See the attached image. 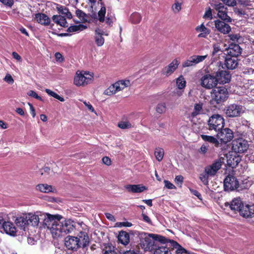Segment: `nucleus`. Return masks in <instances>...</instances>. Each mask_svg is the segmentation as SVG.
Returning a JSON list of instances; mask_svg holds the SVG:
<instances>
[{
  "label": "nucleus",
  "instance_id": "nucleus-55",
  "mask_svg": "<svg viewBox=\"0 0 254 254\" xmlns=\"http://www.w3.org/2000/svg\"><path fill=\"white\" fill-rule=\"evenodd\" d=\"M27 95L29 96L32 97L40 101H42V98L39 96L35 91L33 90H30L27 92Z\"/></svg>",
  "mask_w": 254,
  "mask_h": 254
},
{
  "label": "nucleus",
  "instance_id": "nucleus-41",
  "mask_svg": "<svg viewBox=\"0 0 254 254\" xmlns=\"http://www.w3.org/2000/svg\"><path fill=\"white\" fill-rule=\"evenodd\" d=\"M176 85L178 89L183 90L186 85V81L183 75H180L176 79Z\"/></svg>",
  "mask_w": 254,
  "mask_h": 254
},
{
  "label": "nucleus",
  "instance_id": "nucleus-48",
  "mask_svg": "<svg viewBox=\"0 0 254 254\" xmlns=\"http://www.w3.org/2000/svg\"><path fill=\"white\" fill-rule=\"evenodd\" d=\"M209 177H210V176L207 175V174L205 172V171H204V172L200 174L199 178L203 185H207L208 184V178Z\"/></svg>",
  "mask_w": 254,
  "mask_h": 254
},
{
  "label": "nucleus",
  "instance_id": "nucleus-49",
  "mask_svg": "<svg viewBox=\"0 0 254 254\" xmlns=\"http://www.w3.org/2000/svg\"><path fill=\"white\" fill-rule=\"evenodd\" d=\"M193 62V60L191 56L183 63L182 66L183 67L195 66V65Z\"/></svg>",
  "mask_w": 254,
  "mask_h": 254
},
{
  "label": "nucleus",
  "instance_id": "nucleus-20",
  "mask_svg": "<svg viewBox=\"0 0 254 254\" xmlns=\"http://www.w3.org/2000/svg\"><path fill=\"white\" fill-rule=\"evenodd\" d=\"M243 205L242 200L240 197L234 198L230 203H225L226 206H229L230 209L234 211L240 212Z\"/></svg>",
  "mask_w": 254,
  "mask_h": 254
},
{
  "label": "nucleus",
  "instance_id": "nucleus-52",
  "mask_svg": "<svg viewBox=\"0 0 254 254\" xmlns=\"http://www.w3.org/2000/svg\"><path fill=\"white\" fill-rule=\"evenodd\" d=\"M56 8L60 13L64 15L67 12L68 9L64 6L56 4Z\"/></svg>",
  "mask_w": 254,
  "mask_h": 254
},
{
  "label": "nucleus",
  "instance_id": "nucleus-47",
  "mask_svg": "<svg viewBox=\"0 0 254 254\" xmlns=\"http://www.w3.org/2000/svg\"><path fill=\"white\" fill-rule=\"evenodd\" d=\"M46 92L50 96L54 97L55 98L60 100L61 102L64 101V99L63 97H61L60 95H59L56 93L53 92V91L49 89H46L45 90Z\"/></svg>",
  "mask_w": 254,
  "mask_h": 254
},
{
  "label": "nucleus",
  "instance_id": "nucleus-19",
  "mask_svg": "<svg viewBox=\"0 0 254 254\" xmlns=\"http://www.w3.org/2000/svg\"><path fill=\"white\" fill-rule=\"evenodd\" d=\"M215 26L219 32L223 34H228L231 30V28L229 24L219 20L215 21Z\"/></svg>",
  "mask_w": 254,
  "mask_h": 254
},
{
  "label": "nucleus",
  "instance_id": "nucleus-34",
  "mask_svg": "<svg viewBox=\"0 0 254 254\" xmlns=\"http://www.w3.org/2000/svg\"><path fill=\"white\" fill-rule=\"evenodd\" d=\"M119 241L123 245H127L129 242V234L125 231H121L120 232L118 236Z\"/></svg>",
  "mask_w": 254,
  "mask_h": 254
},
{
  "label": "nucleus",
  "instance_id": "nucleus-62",
  "mask_svg": "<svg viewBox=\"0 0 254 254\" xmlns=\"http://www.w3.org/2000/svg\"><path fill=\"white\" fill-rule=\"evenodd\" d=\"M213 50L212 52V54L215 55L218 52L221 51V49L219 45L218 44H214L213 46Z\"/></svg>",
  "mask_w": 254,
  "mask_h": 254
},
{
  "label": "nucleus",
  "instance_id": "nucleus-45",
  "mask_svg": "<svg viewBox=\"0 0 254 254\" xmlns=\"http://www.w3.org/2000/svg\"><path fill=\"white\" fill-rule=\"evenodd\" d=\"M207 57V55L204 56L193 55L191 56L195 65L203 62Z\"/></svg>",
  "mask_w": 254,
  "mask_h": 254
},
{
  "label": "nucleus",
  "instance_id": "nucleus-28",
  "mask_svg": "<svg viewBox=\"0 0 254 254\" xmlns=\"http://www.w3.org/2000/svg\"><path fill=\"white\" fill-rule=\"evenodd\" d=\"M161 245L155 249L154 254H172L168 246L172 247L169 243H161Z\"/></svg>",
  "mask_w": 254,
  "mask_h": 254
},
{
  "label": "nucleus",
  "instance_id": "nucleus-6",
  "mask_svg": "<svg viewBox=\"0 0 254 254\" xmlns=\"http://www.w3.org/2000/svg\"><path fill=\"white\" fill-rule=\"evenodd\" d=\"M228 97L227 89L225 87H216L211 92L212 103L220 104L226 100Z\"/></svg>",
  "mask_w": 254,
  "mask_h": 254
},
{
  "label": "nucleus",
  "instance_id": "nucleus-22",
  "mask_svg": "<svg viewBox=\"0 0 254 254\" xmlns=\"http://www.w3.org/2000/svg\"><path fill=\"white\" fill-rule=\"evenodd\" d=\"M126 190L131 193H140L147 190V188L142 185H127L125 186Z\"/></svg>",
  "mask_w": 254,
  "mask_h": 254
},
{
  "label": "nucleus",
  "instance_id": "nucleus-7",
  "mask_svg": "<svg viewBox=\"0 0 254 254\" xmlns=\"http://www.w3.org/2000/svg\"><path fill=\"white\" fill-rule=\"evenodd\" d=\"M28 221V224L33 226H37L40 220H43V225L46 227L45 223L46 219L49 218H51V215L47 213H42L40 212H36V213H29L25 214Z\"/></svg>",
  "mask_w": 254,
  "mask_h": 254
},
{
  "label": "nucleus",
  "instance_id": "nucleus-36",
  "mask_svg": "<svg viewBox=\"0 0 254 254\" xmlns=\"http://www.w3.org/2000/svg\"><path fill=\"white\" fill-rule=\"evenodd\" d=\"M36 190L42 192L48 193L53 192L55 190L52 187L47 184H39L36 186Z\"/></svg>",
  "mask_w": 254,
  "mask_h": 254
},
{
  "label": "nucleus",
  "instance_id": "nucleus-35",
  "mask_svg": "<svg viewBox=\"0 0 254 254\" xmlns=\"http://www.w3.org/2000/svg\"><path fill=\"white\" fill-rule=\"evenodd\" d=\"M184 0H174V3L171 6V9L173 13L177 14L182 10Z\"/></svg>",
  "mask_w": 254,
  "mask_h": 254
},
{
  "label": "nucleus",
  "instance_id": "nucleus-16",
  "mask_svg": "<svg viewBox=\"0 0 254 254\" xmlns=\"http://www.w3.org/2000/svg\"><path fill=\"white\" fill-rule=\"evenodd\" d=\"M227 164L229 167L234 168L238 165L241 160V156L235 152L230 151L226 155Z\"/></svg>",
  "mask_w": 254,
  "mask_h": 254
},
{
  "label": "nucleus",
  "instance_id": "nucleus-17",
  "mask_svg": "<svg viewBox=\"0 0 254 254\" xmlns=\"http://www.w3.org/2000/svg\"><path fill=\"white\" fill-rule=\"evenodd\" d=\"M180 62L174 59L168 66L165 67L162 70V74L168 76L171 75L178 68Z\"/></svg>",
  "mask_w": 254,
  "mask_h": 254
},
{
  "label": "nucleus",
  "instance_id": "nucleus-5",
  "mask_svg": "<svg viewBox=\"0 0 254 254\" xmlns=\"http://www.w3.org/2000/svg\"><path fill=\"white\" fill-rule=\"evenodd\" d=\"M225 124L223 117L219 114L212 115L207 121L208 129L216 134L224 127Z\"/></svg>",
  "mask_w": 254,
  "mask_h": 254
},
{
  "label": "nucleus",
  "instance_id": "nucleus-18",
  "mask_svg": "<svg viewBox=\"0 0 254 254\" xmlns=\"http://www.w3.org/2000/svg\"><path fill=\"white\" fill-rule=\"evenodd\" d=\"M216 78L217 83L224 84L230 81L231 75L225 70H219L216 72Z\"/></svg>",
  "mask_w": 254,
  "mask_h": 254
},
{
  "label": "nucleus",
  "instance_id": "nucleus-59",
  "mask_svg": "<svg viewBox=\"0 0 254 254\" xmlns=\"http://www.w3.org/2000/svg\"><path fill=\"white\" fill-rule=\"evenodd\" d=\"M203 17L209 19H211L212 18L211 9L210 8H208V9L206 10L203 15Z\"/></svg>",
  "mask_w": 254,
  "mask_h": 254
},
{
  "label": "nucleus",
  "instance_id": "nucleus-24",
  "mask_svg": "<svg viewBox=\"0 0 254 254\" xmlns=\"http://www.w3.org/2000/svg\"><path fill=\"white\" fill-rule=\"evenodd\" d=\"M239 212L244 217H252L254 215V205H243Z\"/></svg>",
  "mask_w": 254,
  "mask_h": 254
},
{
  "label": "nucleus",
  "instance_id": "nucleus-9",
  "mask_svg": "<svg viewBox=\"0 0 254 254\" xmlns=\"http://www.w3.org/2000/svg\"><path fill=\"white\" fill-rule=\"evenodd\" d=\"M246 110V108L245 106L232 104L226 107L225 113L229 117H236L244 114Z\"/></svg>",
  "mask_w": 254,
  "mask_h": 254
},
{
  "label": "nucleus",
  "instance_id": "nucleus-50",
  "mask_svg": "<svg viewBox=\"0 0 254 254\" xmlns=\"http://www.w3.org/2000/svg\"><path fill=\"white\" fill-rule=\"evenodd\" d=\"M105 13L106 8L104 6H103L98 12L99 20L100 22H103L104 21Z\"/></svg>",
  "mask_w": 254,
  "mask_h": 254
},
{
  "label": "nucleus",
  "instance_id": "nucleus-42",
  "mask_svg": "<svg viewBox=\"0 0 254 254\" xmlns=\"http://www.w3.org/2000/svg\"><path fill=\"white\" fill-rule=\"evenodd\" d=\"M86 28V26L83 24H79L77 25H72L69 26L67 31L68 32H78L81 31Z\"/></svg>",
  "mask_w": 254,
  "mask_h": 254
},
{
  "label": "nucleus",
  "instance_id": "nucleus-64",
  "mask_svg": "<svg viewBox=\"0 0 254 254\" xmlns=\"http://www.w3.org/2000/svg\"><path fill=\"white\" fill-rule=\"evenodd\" d=\"M208 150V146L205 144H203L199 149V152L202 154H205Z\"/></svg>",
  "mask_w": 254,
  "mask_h": 254
},
{
  "label": "nucleus",
  "instance_id": "nucleus-12",
  "mask_svg": "<svg viewBox=\"0 0 254 254\" xmlns=\"http://www.w3.org/2000/svg\"><path fill=\"white\" fill-rule=\"evenodd\" d=\"M200 80L201 85L206 89H211L217 84L216 76H214L210 74L204 75Z\"/></svg>",
  "mask_w": 254,
  "mask_h": 254
},
{
  "label": "nucleus",
  "instance_id": "nucleus-61",
  "mask_svg": "<svg viewBox=\"0 0 254 254\" xmlns=\"http://www.w3.org/2000/svg\"><path fill=\"white\" fill-rule=\"evenodd\" d=\"M3 4L11 7L13 4V0H0Z\"/></svg>",
  "mask_w": 254,
  "mask_h": 254
},
{
  "label": "nucleus",
  "instance_id": "nucleus-46",
  "mask_svg": "<svg viewBox=\"0 0 254 254\" xmlns=\"http://www.w3.org/2000/svg\"><path fill=\"white\" fill-rule=\"evenodd\" d=\"M118 127L122 129L130 128L132 127V125L128 121H123L118 123Z\"/></svg>",
  "mask_w": 254,
  "mask_h": 254
},
{
  "label": "nucleus",
  "instance_id": "nucleus-15",
  "mask_svg": "<svg viewBox=\"0 0 254 254\" xmlns=\"http://www.w3.org/2000/svg\"><path fill=\"white\" fill-rule=\"evenodd\" d=\"M214 9L217 11L218 16L224 21L231 22L232 19L227 14V8L222 3L214 4Z\"/></svg>",
  "mask_w": 254,
  "mask_h": 254
},
{
  "label": "nucleus",
  "instance_id": "nucleus-53",
  "mask_svg": "<svg viewBox=\"0 0 254 254\" xmlns=\"http://www.w3.org/2000/svg\"><path fill=\"white\" fill-rule=\"evenodd\" d=\"M76 15L80 19V20H85L86 14L81 10L77 9L76 10Z\"/></svg>",
  "mask_w": 254,
  "mask_h": 254
},
{
  "label": "nucleus",
  "instance_id": "nucleus-56",
  "mask_svg": "<svg viewBox=\"0 0 254 254\" xmlns=\"http://www.w3.org/2000/svg\"><path fill=\"white\" fill-rule=\"evenodd\" d=\"M164 183L165 185V188L168 189H176L175 186L168 180H164Z\"/></svg>",
  "mask_w": 254,
  "mask_h": 254
},
{
  "label": "nucleus",
  "instance_id": "nucleus-14",
  "mask_svg": "<svg viewBox=\"0 0 254 254\" xmlns=\"http://www.w3.org/2000/svg\"><path fill=\"white\" fill-rule=\"evenodd\" d=\"M216 136L222 142L226 143L233 139L234 134L233 132L230 128H223L216 133Z\"/></svg>",
  "mask_w": 254,
  "mask_h": 254
},
{
  "label": "nucleus",
  "instance_id": "nucleus-10",
  "mask_svg": "<svg viewBox=\"0 0 254 254\" xmlns=\"http://www.w3.org/2000/svg\"><path fill=\"white\" fill-rule=\"evenodd\" d=\"M232 151L236 153H244L249 148V145L248 142L242 138H239L234 139L232 143Z\"/></svg>",
  "mask_w": 254,
  "mask_h": 254
},
{
  "label": "nucleus",
  "instance_id": "nucleus-27",
  "mask_svg": "<svg viewBox=\"0 0 254 254\" xmlns=\"http://www.w3.org/2000/svg\"><path fill=\"white\" fill-rule=\"evenodd\" d=\"M37 22L44 26H48L50 24V18L45 14L39 13L35 14V17Z\"/></svg>",
  "mask_w": 254,
  "mask_h": 254
},
{
  "label": "nucleus",
  "instance_id": "nucleus-54",
  "mask_svg": "<svg viewBox=\"0 0 254 254\" xmlns=\"http://www.w3.org/2000/svg\"><path fill=\"white\" fill-rule=\"evenodd\" d=\"M83 103L84 106L87 108V109L91 112L94 113L96 114V113L92 106V105L90 104L89 102H86L85 101H83Z\"/></svg>",
  "mask_w": 254,
  "mask_h": 254
},
{
  "label": "nucleus",
  "instance_id": "nucleus-51",
  "mask_svg": "<svg viewBox=\"0 0 254 254\" xmlns=\"http://www.w3.org/2000/svg\"><path fill=\"white\" fill-rule=\"evenodd\" d=\"M166 105L165 103H160L158 104L156 107V111L159 114H162L166 111Z\"/></svg>",
  "mask_w": 254,
  "mask_h": 254
},
{
  "label": "nucleus",
  "instance_id": "nucleus-3",
  "mask_svg": "<svg viewBox=\"0 0 254 254\" xmlns=\"http://www.w3.org/2000/svg\"><path fill=\"white\" fill-rule=\"evenodd\" d=\"M89 243V237L85 232H81L77 237L67 236L65 238L64 244L69 250H76L79 247H86Z\"/></svg>",
  "mask_w": 254,
  "mask_h": 254
},
{
  "label": "nucleus",
  "instance_id": "nucleus-8",
  "mask_svg": "<svg viewBox=\"0 0 254 254\" xmlns=\"http://www.w3.org/2000/svg\"><path fill=\"white\" fill-rule=\"evenodd\" d=\"M130 81L128 80H119L111 85L104 91V94L106 95L111 96L115 94L130 85Z\"/></svg>",
  "mask_w": 254,
  "mask_h": 254
},
{
  "label": "nucleus",
  "instance_id": "nucleus-23",
  "mask_svg": "<svg viewBox=\"0 0 254 254\" xmlns=\"http://www.w3.org/2000/svg\"><path fill=\"white\" fill-rule=\"evenodd\" d=\"M108 33H105L102 29L97 28L95 31V41L98 47L102 46L105 40L103 37V35L107 36Z\"/></svg>",
  "mask_w": 254,
  "mask_h": 254
},
{
  "label": "nucleus",
  "instance_id": "nucleus-44",
  "mask_svg": "<svg viewBox=\"0 0 254 254\" xmlns=\"http://www.w3.org/2000/svg\"><path fill=\"white\" fill-rule=\"evenodd\" d=\"M154 154L156 159L158 161H161L164 157V151L163 148H157L155 149Z\"/></svg>",
  "mask_w": 254,
  "mask_h": 254
},
{
  "label": "nucleus",
  "instance_id": "nucleus-30",
  "mask_svg": "<svg viewBox=\"0 0 254 254\" xmlns=\"http://www.w3.org/2000/svg\"><path fill=\"white\" fill-rule=\"evenodd\" d=\"M168 243L171 245L173 248L176 249L175 254H190L186 250L181 247L176 242L169 240Z\"/></svg>",
  "mask_w": 254,
  "mask_h": 254
},
{
  "label": "nucleus",
  "instance_id": "nucleus-58",
  "mask_svg": "<svg viewBox=\"0 0 254 254\" xmlns=\"http://www.w3.org/2000/svg\"><path fill=\"white\" fill-rule=\"evenodd\" d=\"M243 72L246 74H254V68L252 67H246L244 68Z\"/></svg>",
  "mask_w": 254,
  "mask_h": 254
},
{
  "label": "nucleus",
  "instance_id": "nucleus-60",
  "mask_svg": "<svg viewBox=\"0 0 254 254\" xmlns=\"http://www.w3.org/2000/svg\"><path fill=\"white\" fill-rule=\"evenodd\" d=\"M183 180H184V178L181 175L177 176L175 179V183L178 185L180 184L181 186L182 185V184L183 182Z\"/></svg>",
  "mask_w": 254,
  "mask_h": 254
},
{
  "label": "nucleus",
  "instance_id": "nucleus-63",
  "mask_svg": "<svg viewBox=\"0 0 254 254\" xmlns=\"http://www.w3.org/2000/svg\"><path fill=\"white\" fill-rule=\"evenodd\" d=\"M132 226V224L129 222H122L118 223L119 227H129Z\"/></svg>",
  "mask_w": 254,
  "mask_h": 254
},
{
  "label": "nucleus",
  "instance_id": "nucleus-13",
  "mask_svg": "<svg viewBox=\"0 0 254 254\" xmlns=\"http://www.w3.org/2000/svg\"><path fill=\"white\" fill-rule=\"evenodd\" d=\"M223 160V158H219L214 161L212 164L206 166L204 168L205 172L209 175L210 177H214L221 168Z\"/></svg>",
  "mask_w": 254,
  "mask_h": 254
},
{
  "label": "nucleus",
  "instance_id": "nucleus-38",
  "mask_svg": "<svg viewBox=\"0 0 254 254\" xmlns=\"http://www.w3.org/2000/svg\"><path fill=\"white\" fill-rule=\"evenodd\" d=\"M254 80L252 79L247 80L244 83L242 87V88H244L246 91L244 92V93L247 94H250V91L251 89H254Z\"/></svg>",
  "mask_w": 254,
  "mask_h": 254
},
{
  "label": "nucleus",
  "instance_id": "nucleus-4",
  "mask_svg": "<svg viewBox=\"0 0 254 254\" xmlns=\"http://www.w3.org/2000/svg\"><path fill=\"white\" fill-rule=\"evenodd\" d=\"M93 73L86 71H77L74 77L73 83L77 86H85L93 80Z\"/></svg>",
  "mask_w": 254,
  "mask_h": 254
},
{
  "label": "nucleus",
  "instance_id": "nucleus-33",
  "mask_svg": "<svg viewBox=\"0 0 254 254\" xmlns=\"http://www.w3.org/2000/svg\"><path fill=\"white\" fill-rule=\"evenodd\" d=\"M53 20L62 27H67V23L64 16L62 15H54Z\"/></svg>",
  "mask_w": 254,
  "mask_h": 254
},
{
  "label": "nucleus",
  "instance_id": "nucleus-57",
  "mask_svg": "<svg viewBox=\"0 0 254 254\" xmlns=\"http://www.w3.org/2000/svg\"><path fill=\"white\" fill-rule=\"evenodd\" d=\"M4 80L9 84H12L14 82V80L12 77L9 74H7L5 75Z\"/></svg>",
  "mask_w": 254,
  "mask_h": 254
},
{
  "label": "nucleus",
  "instance_id": "nucleus-31",
  "mask_svg": "<svg viewBox=\"0 0 254 254\" xmlns=\"http://www.w3.org/2000/svg\"><path fill=\"white\" fill-rule=\"evenodd\" d=\"M15 223L17 227L25 231L26 227L28 225L26 215L16 218Z\"/></svg>",
  "mask_w": 254,
  "mask_h": 254
},
{
  "label": "nucleus",
  "instance_id": "nucleus-2",
  "mask_svg": "<svg viewBox=\"0 0 254 254\" xmlns=\"http://www.w3.org/2000/svg\"><path fill=\"white\" fill-rule=\"evenodd\" d=\"M140 246L146 251H150L155 249V241L161 243H168L169 239L158 234L142 233L140 234Z\"/></svg>",
  "mask_w": 254,
  "mask_h": 254
},
{
  "label": "nucleus",
  "instance_id": "nucleus-39",
  "mask_svg": "<svg viewBox=\"0 0 254 254\" xmlns=\"http://www.w3.org/2000/svg\"><path fill=\"white\" fill-rule=\"evenodd\" d=\"M228 37L233 42L237 43L238 44L244 42V38L239 33L230 34Z\"/></svg>",
  "mask_w": 254,
  "mask_h": 254
},
{
  "label": "nucleus",
  "instance_id": "nucleus-21",
  "mask_svg": "<svg viewBox=\"0 0 254 254\" xmlns=\"http://www.w3.org/2000/svg\"><path fill=\"white\" fill-rule=\"evenodd\" d=\"M242 49L239 44H231L227 49V56L236 57L241 54Z\"/></svg>",
  "mask_w": 254,
  "mask_h": 254
},
{
  "label": "nucleus",
  "instance_id": "nucleus-32",
  "mask_svg": "<svg viewBox=\"0 0 254 254\" xmlns=\"http://www.w3.org/2000/svg\"><path fill=\"white\" fill-rule=\"evenodd\" d=\"M202 106L203 104L202 103L199 102L198 103L195 104L194 105L193 111L191 113V117H194L197 115L205 114V111L203 110Z\"/></svg>",
  "mask_w": 254,
  "mask_h": 254
},
{
  "label": "nucleus",
  "instance_id": "nucleus-26",
  "mask_svg": "<svg viewBox=\"0 0 254 254\" xmlns=\"http://www.w3.org/2000/svg\"><path fill=\"white\" fill-rule=\"evenodd\" d=\"M225 62L226 67L230 69L235 68L238 64L237 58L230 57L227 55L225 58Z\"/></svg>",
  "mask_w": 254,
  "mask_h": 254
},
{
  "label": "nucleus",
  "instance_id": "nucleus-29",
  "mask_svg": "<svg viewBox=\"0 0 254 254\" xmlns=\"http://www.w3.org/2000/svg\"><path fill=\"white\" fill-rule=\"evenodd\" d=\"M195 30L197 32L199 33L197 36L198 38H206L210 32V30L206 28L203 23L197 26Z\"/></svg>",
  "mask_w": 254,
  "mask_h": 254
},
{
  "label": "nucleus",
  "instance_id": "nucleus-11",
  "mask_svg": "<svg viewBox=\"0 0 254 254\" xmlns=\"http://www.w3.org/2000/svg\"><path fill=\"white\" fill-rule=\"evenodd\" d=\"M224 188L226 191H239V182L235 177L228 175L224 180Z\"/></svg>",
  "mask_w": 254,
  "mask_h": 254
},
{
  "label": "nucleus",
  "instance_id": "nucleus-37",
  "mask_svg": "<svg viewBox=\"0 0 254 254\" xmlns=\"http://www.w3.org/2000/svg\"><path fill=\"white\" fill-rule=\"evenodd\" d=\"M200 136L204 141L213 143L216 147H218L219 144V142L217 139L214 136L204 134H201Z\"/></svg>",
  "mask_w": 254,
  "mask_h": 254
},
{
  "label": "nucleus",
  "instance_id": "nucleus-40",
  "mask_svg": "<svg viewBox=\"0 0 254 254\" xmlns=\"http://www.w3.org/2000/svg\"><path fill=\"white\" fill-rule=\"evenodd\" d=\"M252 185L249 177L244 178L241 183H239V191L249 189Z\"/></svg>",
  "mask_w": 254,
  "mask_h": 254
},
{
  "label": "nucleus",
  "instance_id": "nucleus-25",
  "mask_svg": "<svg viewBox=\"0 0 254 254\" xmlns=\"http://www.w3.org/2000/svg\"><path fill=\"white\" fill-rule=\"evenodd\" d=\"M2 229L5 233L10 236H15L16 235V228L13 223L10 221H6V222H5Z\"/></svg>",
  "mask_w": 254,
  "mask_h": 254
},
{
  "label": "nucleus",
  "instance_id": "nucleus-43",
  "mask_svg": "<svg viewBox=\"0 0 254 254\" xmlns=\"http://www.w3.org/2000/svg\"><path fill=\"white\" fill-rule=\"evenodd\" d=\"M141 18L142 17L139 13L134 12L130 16V21L132 23L137 24L140 22Z\"/></svg>",
  "mask_w": 254,
  "mask_h": 254
},
{
  "label": "nucleus",
  "instance_id": "nucleus-1",
  "mask_svg": "<svg viewBox=\"0 0 254 254\" xmlns=\"http://www.w3.org/2000/svg\"><path fill=\"white\" fill-rule=\"evenodd\" d=\"M61 215H51V218L46 219V227L51 231L54 238H58L71 232L75 226L73 221L70 219L61 222Z\"/></svg>",
  "mask_w": 254,
  "mask_h": 254
}]
</instances>
